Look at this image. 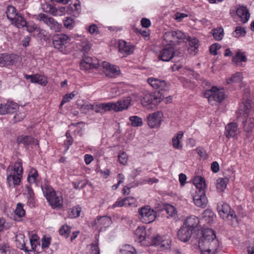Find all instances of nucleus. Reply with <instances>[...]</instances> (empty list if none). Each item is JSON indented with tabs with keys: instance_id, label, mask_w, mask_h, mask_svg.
Masks as SVG:
<instances>
[{
	"instance_id": "f257e3e1",
	"label": "nucleus",
	"mask_w": 254,
	"mask_h": 254,
	"mask_svg": "<svg viewBox=\"0 0 254 254\" xmlns=\"http://www.w3.org/2000/svg\"><path fill=\"white\" fill-rule=\"evenodd\" d=\"M203 246L215 254L219 248V242L216 239L214 231L211 229H206L202 232V236L198 241V247L202 249Z\"/></svg>"
},
{
	"instance_id": "f03ea898",
	"label": "nucleus",
	"mask_w": 254,
	"mask_h": 254,
	"mask_svg": "<svg viewBox=\"0 0 254 254\" xmlns=\"http://www.w3.org/2000/svg\"><path fill=\"white\" fill-rule=\"evenodd\" d=\"M23 168L21 160H17L14 166H9L6 170L7 181L9 187L18 185L22 176Z\"/></svg>"
},
{
	"instance_id": "7ed1b4c3",
	"label": "nucleus",
	"mask_w": 254,
	"mask_h": 254,
	"mask_svg": "<svg viewBox=\"0 0 254 254\" xmlns=\"http://www.w3.org/2000/svg\"><path fill=\"white\" fill-rule=\"evenodd\" d=\"M252 102L250 100H246L240 105L239 109L240 114H243V116L247 118L245 121H243V126L244 130L247 132L252 131L254 127V119L248 117L251 111L254 112V107H252Z\"/></svg>"
},
{
	"instance_id": "20e7f679",
	"label": "nucleus",
	"mask_w": 254,
	"mask_h": 254,
	"mask_svg": "<svg viewBox=\"0 0 254 254\" xmlns=\"http://www.w3.org/2000/svg\"><path fill=\"white\" fill-rule=\"evenodd\" d=\"M220 216L233 226H236L238 224V219L235 212L231 209L230 206L226 203H219L217 207Z\"/></svg>"
},
{
	"instance_id": "39448f33",
	"label": "nucleus",
	"mask_w": 254,
	"mask_h": 254,
	"mask_svg": "<svg viewBox=\"0 0 254 254\" xmlns=\"http://www.w3.org/2000/svg\"><path fill=\"white\" fill-rule=\"evenodd\" d=\"M42 190L44 196L53 208H60L62 207L63 197L60 194L57 193L53 188L48 185L43 186Z\"/></svg>"
},
{
	"instance_id": "423d86ee",
	"label": "nucleus",
	"mask_w": 254,
	"mask_h": 254,
	"mask_svg": "<svg viewBox=\"0 0 254 254\" xmlns=\"http://www.w3.org/2000/svg\"><path fill=\"white\" fill-rule=\"evenodd\" d=\"M163 38L164 44L173 46L179 43L184 42L187 38V35L182 31L178 30L166 32L164 34Z\"/></svg>"
},
{
	"instance_id": "0eeeda50",
	"label": "nucleus",
	"mask_w": 254,
	"mask_h": 254,
	"mask_svg": "<svg viewBox=\"0 0 254 254\" xmlns=\"http://www.w3.org/2000/svg\"><path fill=\"white\" fill-rule=\"evenodd\" d=\"M204 96L208 99L210 104L213 105L220 103L224 99L225 94L222 90L213 86L205 92Z\"/></svg>"
},
{
	"instance_id": "6e6552de",
	"label": "nucleus",
	"mask_w": 254,
	"mask_h": 254,
	"mask_svg": "<svg viewBox=\"0 0 254 254\" xmlns=\"http://www.w3.org/2000/svg\"><path fill=\"white\" fill-rule=\"evenodd\" d=\"M139 218L144 223L153 222L156 217V212L149 206H145L138 209Z\"/></svg>"
},
{
	"instance_id": "1a4fd4ad",
	"label": "nucleus",
	"mask_w": 254,
	"mask_h": 254,
	"mask_svg": "<svg viewBox=\"0 0 254 254\" xmlns=\"http://www.w3.org/2000/svg\"><path fill=\"white\" fill-rule=\"evenodd\" d=\"M37 19L43 22L51 30L59 32L61 30L62 25L59 23L53 18L49 17L44 13H40L37 16Z\"/></svg>"
},
{
	"instance_id": "9d476101",
	"label": "nucleus",
	"mask_w": 254,
	"mask_h": 254,
	"mask_svg": "<svg viewBox=\"0 0 254 254\" xmlns=\"http://www.w3.org/2000/svg\"><path fill=\"white\" fill-rule=\"evenodd\" d=\"M71 38L64 34H57L54 35L53 44L55 48L61 51H63L65 48V45L70 41Z\"/></svg>"
},
{
	"instance_id": "9b49d317",
	"label": "nucleus",
	"mask_w": 254,
	"mask_h": 254,
	"mask_svg": "<svg viewBox=\"0 0 254 254\" xmlns=\"http://www.w3.org/2000/svg\"><path fill=\"white\" fill-rule=\"evenodd\" d=\"M134 240L141 245H148L150 242V237L147 235L143 227H138L134 232Z\"/></svg>"
},
{
	"instance_id": "f8f14e48",
	"label": "nucleus",
	"mask_w": 254,
	"mask_h": 254,
	"mask_svg": "<svg viewBox=\"0 0 254 254\" xmlns=\"http://www.w3.org/2000/svg\"><path fill=\"white\" fill-rule=\"evenodd\" d=\"M170 243L169 240L164 239L161 236L156 235L150 237V242L148 244L155 246L161 250H164L169 247Z\"/></svg>"
},
{
	"instance_id": "ddd939ff",
	"label": "nucleus",
	"mask_w": 254,
	"mask_h": 254,
	"mask_svg": "<svg viewBox=\"0 0 254 254\" xmlns=\"http://www.w3.org/2000/svg\"><path fill=\"white\" fill-rule=\"evenodd\" d=\"M147 81L150 86L154 89H159L164 91H168L170 89V84L164 80L150 77L148 79Z\"/></svg>"
},
{
	"instance_id": "4468645a",
	"label": "nucleus",
	"mask_w": 254,
	"mask_h": 254,
	"mask_svg": "<svg viewBox=\"0 0 254 254\" xmlns=\"http://www.w3.org/2000/svg\"><path fill=\"white\" fill-rule=\"evenodd\" d=\"M163 114L161 112H156L150 114L147 117V124L151 128H155L160 126Z\"/></svg>"
},
{
	"instance_id": "2eb2a0df",
	"label": "nucleus",
	"mask_w": 254,
	"mask_h": 254,
	"mask_svg": "<svg viewBox=\"0 0 254 254\" xmlns=\"http://www.w3.org/2000/svg\"><path fill=\"white\" fill-rule=\"evenodd\" d=\"M131 100L129 97L121 99L116 103L111 102L112 110L115 112H120L127 109L130 104Z\"/></svg>"
},
{
	"instance_id": "dca6fc26",
	"label": "nucleus",
	"mask_w": 254,
	"mask_h": 254,
	"mask_svg": "<svg viewBox=\"0 0 254 254\" xmlns=\"http://www.w3.org/2000/svg\"><path fill=\"white\" fill-rule=\"evenodd\" d=\"M43 10L45 12L49 13L54 16H60L65 14L64 7H56L51 4H46L43 6Z\"/></svg>"
},
{
	"instance_id": "f3484780",
	"label": "nucleus",
	"mask_w": 254,
	"mask_h": 254,
	"mask_svg": "<svg viewBox=\"0 0 254 254\" xmlns=\"http://www.w3.org/2000/svg\"><path fill=\"white\" fill-rule=\"evenodd\" d=\"M18 109L17 103L13 102H7L5 104H0V115L13 114Z\"/></svg>"
},
{
	"instance_id": "a211bd4d",
	"label": "nucleus",
	"mask_w": 254,
	"mask_h": 254,
	"mask_svg": "<svg viewBox=\"0 0 254 254\" xmlns=\"http://www.w3.org/2000/svg\"><path fill=\"white\" fill-rule=\"evenodd\" d=\"M174 49L173 46H166L160 52L158 58L164 62L170 61L174 57Z\"/></svg>"
},
{
	"instance_id": "6ab92c4d",
	"label": "nucleus",
	"mask_w": 254,
	"mask_h": 254,
	"mask_svg": "<svg viewBox=\"0 0 254 254\" xmlns=\"http://www.w3.org/2000/svg\"><path fill=\"white\" fill-rule=\"evenodd\" d=\"M103 67L106 75L110 77H115L120 74L119 68L111 65L107 62H103Z\"/></svg>"
},
{
	"instance_id": "aec40b11",
	"label": "nucleus",
	"mask_w": 254,
	"mask_h": 254,
	"mask_svg": "<svg viewBox=\"0 0 254 254\" xmlns=\"http://www.w3.org/2000/svg\"><path fill=\"white\" fill-rule=\"evenodd\" d=\"M194 204L198 207L204 208L207 203V199L205 194V191L198 192L196 191L195 194L193 197Z\"/></svg>"
},
{
	"instance_id": "412c9836",
	"label": "nucleus",
	"mask_w": 254,
	"mask_h": 254,
	"mask_svg": "<svg viewBox=\"0 0 254 254\" xmlns=\"http://www.w3.org/2000/svg\"><path fill=\"white\" fill-rule=\"evenodd\" d=\"M111 102L98 103L95 102L93 104V111L96 113L101 114L112 110Z\"/></svg>"
},
{
	"instance_id": "4be33fe9",
	"label": "nucleus",
	"mask_w": 254,
	"mask_h": 254,
	"mask_svg": "<svg viewBox=\"0 0 254 254\" xmlns=\"http://www.w3.org/2000/svg\"><path fill=\"white\" fill-rule=\"evenodd\" d=\"M192 232V229L183 225L178 231V238L182 242H186L190 239Z\"/></svg>"
},
{
	"instance_id": "5701e85b",
	"label": "nucleus",
	"mask_w": 254,
	"mask_h": 254,
	"mask_svg": "<svg viewBox=\"0 0 254 254\" xmlns=\"http://www.w3.org/2000/svg\"><path fill=\"white\" fill-rule=\"evenodd\" d=\"M24 77L26 79L30 80L32 83H37L42 86H45L47 83V78L44 75L41 74H25Z\"/></svg>"
},
{
	"instance_id": "b1692460",
	"label": "nucleus",
	"mask_w": 254,
	"mask_h": 254,
	"mask_svg": "<svg viewBox=\"0 0 254 254\" xmlns=\"http://www.w3.org/2000/svg\"><path fill=\"white\" fill-rule=\"evenodd\" d=\"M17 142L18 144H23L25 146L30 145H38V141L31 136L21 135L17 138Z\"/></svg>"
},
{
	"instance_id": "393cba45",
	"label": "nucleus",
	"mask_w": 254,
	"mask_h": 254,
	"mask_svg": "<svg viewBox=\"0 0 254 254\" xmlns=\"http://www.w3.org/2000/svg\"><path fill=\"white\" fill-rule=\"evenodd\" d=\"M97 63L92 58L84 56L80 63V67L82 70H87L91 68H96Z\"/></svg>"
},
{
	"instance_id": "a878e982",
	"label": "nucleus",
	"mask_w": 254,
	"mask_h": 254,
	"mask_svg": "<svg viewBox=\"0 0 254 254\" xmlns=\"http://www.w3.org/2000/svg\"><path fill=\"white\" fill-rule=\"evenodd\" d=\"M111 223V219L107 216L98 217L94 220L95 226L100 230L108 227Z\"/></svg>"
},
{
	"instance_id": "bb28decb",
	"label": "nucleus",
	"mask_w": 254,
	"mask_h": 254,
	"mask_svg": "<svg viewBox=\"0 0 254 254\" xmlns=\"http://www.w3.org/2000/svg\"><path fill=\"white\" fill-rule=\"evenodd\" d=\"M237 15L241 18V21L245 23L248 21L250 14L247 7L244 6H239L236 10Z\"/></svg>"
},
{
	"instance_id": "cd10ccee",
	"label": "nucleus",
	"mask_w": 254,
	"mask_h": 254,
	"mask_svg": "<svg viewBox=\"0 0 254 254\" xmlns=\"http://www.w3.org/2000/svg\"><path fill=\"white\" fill-rule=\"evenodd\" d=\"M119 50L122 54L130 55L133 53L134 47L129 43L125 41L121 40L119 41Z\"/></svg>"
},
{
	"instance_id": "c85d7f7f",
	"label": "nucleus",
	"mask_w": 254,
	"mask_h": 254,
	"mask_svg": "<svg viewBox=\"0 0 254 254\" xmlns=\"http://www.w3.org/2000/svg\"><path fill=\"white\" fill-rule=\"evenodd\" d=\"M199 223V220L198 218L194 215H191L187 217L183 225L192 229V231H193L194 229L198 226Z\"/></svg>"
},
{
	"instance_id": "c756f323",
	"label": "nucleus",
	"mask_w": 254,
	"mask_h": 254,
	"mask_svg": "<svg viewBox=\"0 0 254 254\" xmlns=\"http://www.w3.org/2000/svg\"><path fill=\"white\" fill-rule=\"evenodd\" d=\"M238 131V126L235 123L228 124L225 127V135L227 138L235 136Z\"/></svg>"
},
{
	"instance_id": "7c9ffc66",
	"label": "nucleus",
	"mask_w": 254,
	"mask_h": 254,
	"mask_svg": "<svg viewBox=\"0 0 254 254\" xmlns=\"http://www.w3.org/2000/svg\"><path fill=\"white\" fill-rule=\"evenodd\" d=\"M202 215L203 220L208 225H211L216 220V215L211 209H206Z\"/></svg>"
},
{
	"instance_id": "2f4dec72",
	"label": "nucleus",
	"mask_w": 254,
	"mask_h": 254,
	"mask_svg": "<svg viewBox=\"0 0 254 254\" xmlns=\"http://www.w3.org/2000/svg\"><path fill=\"white\" fill-rule=\"evenodd\" d=\"M193 184L197 189V191H205L206 184L205 180L201 176H196L193 180Z\"/></svg>"
},
{
	"instance_id": "473e14b6",
	"label": "nucleus",
	"mask_w": 254,
	"mask_h": 254,
	"mask_svg": "<svg viewBox=\"0 0 254 254\" xmlns=\"http://www.w3.org/2000/svg\"><path fill=\"white\" fill-rule=\"evenodd\" d=\"M68 10L74 16H77L81 11L80 2L78 0H75L73 2L70 3L68 7Z\"/></svg>"
},
{
	"instance_id": "72a5a7b5",
	"label": "nucleus",
	"mask_w": 254,
	"mask_h": 254,
	"mask_svg": "<svg viewBox=\"0 0 254 254\" xmlns=\"http://www.w3.org/2000/svg\"><path fill=\"white\" fill-rule=\"evenodd\" d=\"M190 48L189 49L190 54L195 55L197 52V49L199 45V40L195 37H189L188 38Z\"/></svg>"
},
{
	"instance_id": "f704fd0d",
	"label": "nucleus",
	"mask_w": 254,
	"mask_h": 254,
	"mask_svg": "<svg viewBox=\"0 0 254 254\" xmlns=\"http://www.w3.org/2000/svg\"><path fill=\"white\" fill-rule=\"evenodd\" d=\"M13 64L11 55L6 54H0V66H7Z\"/></svg>"
},
{
	"instance_id": "c9c22d12",
	"label": "nucleus",
	"mask_w": 254,
	"mask_h": 254,
	"mask_svg": "<svg viewBox=\"0 0 254 254\" xmlns=\"http://www.w3.org/2000/svg\"><path fill=\"white\" fill-rule=\"evenodd\" d=\"M11 23L14 24L18 28H21L26 25V21L24 18L20 14H18L14 19L11 21Z\"/></svg>"
},
{
	"instance_id": "e433bc0d",
	"label": "nucleus",
	"mask_w": 254,
	"mask_h": 254,
	"mask_svg": "<svg viewBox=\"0 0 254 254\" xmlns=\"http://www.w3.org/2000/svg\"><path fill=\"white\" fill-rule=\"evenodd\" d=\"M247 59L243 52L239 51L232 59V62L237 65H240L241 62H246Z\"/></svg>"
},
{
	"instance_id": "4c0bfd02",
	"label": "nucleus",
	"mask_w": 254,
	"mask_h": 254,
	"mask_svg": "<svg viewBox=\"0 0 254 254\" xmlns=\"http://www.w3.org/2000/svg\"><path fill=\"white\" fill-rule=\"evenodd\" d=\"M228 182L227 178H219L217 180L216 188L219 191H223L226 188Z\"/></svg>"
},
{
	"instance_id": "58836bf2",
	"label": "nucleus",
	"mask_w": 254,
	"mask_h": 254,
	"mask_svg": "<svg viewBox=\"0 0 254 254\" xmlns=\"http://www.w3.org/2000/svg\"><path fill=\"white\" fill-rule=\"evenodd\" d=\"M32 250L38 252L39 248H40V244L39 239L37 236H32L30 239Z\"/></svg>"
},
{
	"instance_id": "ea45409f",
	"label": "nucleus",
	"mask_w": 254,
	"mask_h": 254,
	"mask_svg": "<svg viewBox=\"0 0 254 254\" xmlns=\"http://www.w3.org/2000/svg\"><path fill=\"white\" fill-rule=\"evenodd\" d=\"M16 242H19V245L17 246L19 248L24 250L25 252H29V250L27 249V248L25 246L24 242L25 236L21 234L17 235L15 237Z\"/></svg>"
},
{
	"instance_id": "a19ab883",
	"label": "nucleus",
	"mask_w": 254,
	"mask_h": 254,
	"mask_svg": "<svg viewBox=\"0 0 254 254\" xmlns=\"http://www.w3.org/2000/svg\"><path fill=\"white\" fill-rule=\"evenodd\" d=\"M6 14L7 18L10 21H12V19H14L15 17L19 14L16 12V8L12 5H9L7 6Z\"/></svg>"
},
{
	"instance_id": "79ce46f5",
	"label": "nucleus",
	"mask_w": 254,
	"mask_h": 254,
	"mask_svg": "<svg viewBox=\"0 0 254 254\" xmlns=\"http://www.w3.org/2000/svg\"><path fill=\"white\" fill-rule=\"evenodd\" d=\"M242 75L240 72H236L233 74L230 78L227 79V84H229L232 83H238L241 81L242 79Z\"/></svg>"
},
{
	"instance_id": "37998d69",
	"label": "nucleus",
	"mask_w": 254,
	"mask_h": 254,
	"mask_svg": "<svg viewBox=\"0 0 254 254\" xmlns=\"http://www.w3.org/2000/svg\"><path fill=\"white\" fill-rule=\"evenodd\" d=\"M120 252V254H135V251L132 246L126 245L122 247Z\"/></svg>"
},
{
	"instance_id": "c03bdc74",
	"label": "nucleus",
	"mask_w": 254,
	"mask_h": 254,
	"mask_svg": "<svg viewBox=\"0 0 254 254\" xmlns=\"http://www.w3.org/2000/svg\"><path fill=\"white\" fill-rule=\"evenodd\" d=\"M131 122V125L133 127H140L142 125V121L141 118L136 116H131L129 118Z\"/></svg>"
},
{
	"instance_id": "a18cd8bd",
	"label": "nucleus",
	"mask_w": 254,
	"mask_h": 254,
	"mask_svg": "<svg viewBox=\"0 0 254 254\" xmlns=\"http://www.w3.org/2000/svg\"><path fill=\"white\" fill-rule=\"evenodd\" d=\"M81 113L86 114L91 110H93V104L88 102H85L80 107Z\"/></svg>"
},
{
	"instance_id": "49530a36",
	"label": "nucleus",
	"mask_w": 254,
	"mask_h": 254,
	"mask_svg": "<svg viewBox=\"0 0 254 254\" xmlns=\"http://www.w3.org/2000/svg\"><path fill=\"white\" fill-rule=\"evenodd\" d=\"M79 49L85 52H87L90 49V46L89 43L86 39H81L80 43Z\"/></svg>"
},
{
	"instance_id": "de8ad7c7",
	"label": "nucleus",
	"mask_w": 254,
	"mask_h": 254,
	"mask_svg": "<svg viewBox=\"0 0 254 254\" xmlns=\"http://www.w3.org/2000/svg\"><path fill=\"white\" fill-rule=\"evenodd\" d=\"M155 99L154 96L150 94H147L144 95L141 100V103L144 106L152 104L153 100Z\"/></svg>"
},
{
	"instance_id": "09e8293b",
	"label": "nucleus",
	"mask_w": 254,
	"mask_h": 254,
	"mask_svg": "<svg viewBox=\"0 0 254 254\" xmlns=\"http://www.w3.org/2000/svg\"><path fill=\"white\" fill-rule=\"evenodd\" d=\"M38 177V172L34 169H32L28 175L27 181L30 184L34 183L36 182V179Z\"/></svg>"
},
{
	"instance_id": "8fccbe9b",
	"label": "nucleus",
	"mask_w": 254,
	"mask_h": 254,
	"mask_svg": "<svg viewBox=\"0 0 254 254\" xmlns=\"http://www.w3.org/2000/svg\"><path fill=\"white\" fill-rule=\"evenodd\" d=\"M212 34L214 39L217 41L221 40L223 37V29L222 28L214 29L212 31Z\"/></svg>"
},
{
	"instance_id": "3c124183",
	"label": "nucleus",
	"mask_w": 254,
	"mask_h": 254,
	"mask_svg": "<svg viewBox=\"0 0 254 254\" xmlns=\"http://www.w3.org/2000/svg\"><path fill=\"white\" fill-rule=\"evenodd\" d=\"M246 34V31L244 28L237 27L235 30L232 33V35L237 38L244 37Z\"/></svg>"
},
{
	"instance_id": "603ef678",
	"label": "nucleus",
	"mask_w": 254,
	"mask_h": 254,
	"mask_svg": "<svg viewBox=\"0 0 254 254\" xmlns=\"http://www.w3.org/2000/svg\"><path fill=\"white\" fill-rule=\"evenodd\" d=\"M36 33L38 38L40 40L46 41L48 38V32L44 29H41L40 27L37 31Z\"/></svg>"
},
{
	"instance_id": "864d4df0",
	"label": "nucleus",
	"mask_w": 254,
	"mask_h": 254,
	"mask_svg": "<svg viewBox=\"0 0 254 254\" xmlns=\"http://www.w3.org/2000/svg\"><path fill=\"white\" fill-rule=\"evenodd\" d=\"M77 94V92L75 91H74L69 94H65L63 98V100L61 103V106H62L64 103L70 101L71 100H72L74 97V96Z\"/></svg>"
},
{
	"instance_id": "5fc2aeb1",
	"label": "nucleus",
	"mask_w": 254,
	"mask_h": 254,
	"mask_svg": "<svg viewBox=\"0 0 254 254\" xmlns=\"http://www.w3.org/2000/svg\"><path fill=\"white\" fill-rule=\"evenodd\" d=\"M0 254H13V251H11L10 247L7 244L0 245Z\"/></svg>"
},
{
	"instance_id": "6e6d98bb",
	"label": "nucleus",
	"mask_w": 254,
	"mask_h": 254,
	"mask_svg": "<svg viewBox=\"0 0 254 254\" xmlns=\"http://www.w3.org/2000/svg\"><path fill=\"white\" fill-rule=\"evenodd\" d=\"M15 213L20 217H22L25 215V211L23 209V205L21 203H19L17 204Z\"/></svg>"
},
{
	"instance_id": "4d7b16f0",
	"label": "nucleus",
	"mask_w": 254,
	"mask_h": 254,
	"mask_svg": "<svg viewBox=\"0 0 254 254\" xmlns=\"http://www.w3.org/2000/svg\"><path fill=\"white\" fill-rule=\"evenodd\" d=\"M26 28L27 31L29 33L37 32V31L39 29V27L36 24L34 23H27L26 25L25 26Z\"/></svg>"
},
{
	"instance_id": "13d9d810",
	"label": "nucleus",
	"mask_w": 254,
	"mask_h": 254,
	"mask_svg": "<svg viewBox=\"0 0 254 254\" xmlns=\"http://www.w3.org/2000/svg\"><path fill=\"white\" fill-rule=\"evenodd\" d=\"M70 232V228L67 225H64L60 229L59 232L61 235L67 238Z\"/></svg>"
},
{
	"instance_id": "bf43d9fd",
	"label": "nucleus",
	"mask_w": 254,
	"mask_h": 254,
	"mask_svg": "<svg viewBox=\"0 0 254 254\" xmlns=\"http://www.w3.org/2000/svg\"><path fill=\"white\" fill-rule=\"evenodd\" d=\"M118 159L120 164L125 165L127 162L128 156L125 152H123L119 155Z\"/></svg>"
},
{
	"instance_id": "052dcab7",
	"label": "nucleus",
	"mask_w": 254,
	"mask_h": 254,
	"mask_svg": "<svg viewBox=\"0 0 254 254\" xmlns=\"http://www.w3.org/2000/svg\"><path fill=\"white\" fill-rule=\"evenodd\" d=\"M81 208L79 207H74L71 209L69 215L72 218H76L79 216L81 212Z\"/></svg>"
},
{
	"instance_id": "680f3d73",
	"label": "nucleus",
	"mask_w": 254,
	"mask_h": 254,
	"mask_svg": "<svg viewBox=\"0 0 254 254\" xmlns=\"http://www.w3.org/2000/svg\"><path fill=\"white\" fill-rule=\"evenodd\" d=\"M64 26L69 29H72L74 26L73 19L70 17H66V19L64 20Z\"/></svg>"
},
{
	"instance_id": "e2e57ef3",
	"label": "nucleus",
	"mask_w": 254,
	"mask_h": 254,
	"mask_svg": "<svg viewBox=\"0 0 254 254\" xmlns=\"http://www.w3.org/2000/svg\"><path fill=\"white\" fill-rule=\"evenodd\" d=\"M165 209L167 214L170 216H173L176 214L175 208L171 205H167Z\"/></svg>"
},
{
	"instance_id": "0e129e2a",
	"label": "nucleus",
	"mask_w": 254,
	"mask_h": 254,
	"mask_svg": "<svg viewBox=\"0 0 254 254\" xmlns=\"http://www.w3.org/2000/svg\"><path fill=\"white\" fill-rule=\"evenodd\" d=\"M220 48L221 45L219 43H214L210 47V53L213 55H217V51Z\"/></svg>"
},
{
	"instance_id": "69168bd1",
	"label": "nucleus",
	"mask_w": 254,
	"mask_h": 254,
	"mask_svg": "<svg viewBox=\"0 0 254 254\" xmlns=\"http://www.w3.org/2000/svg\"><path fill=\"white\" fill-rule=\"evenodd\" d=\"M89 253L87 254H100L99 248L96 245H91L88 248Z\"/></svg>"
},
{
	"instance_id": "338daca9",
	"label": "nucleus",
	"mask_w": 254,
	"mask_h": 254,
	"mask_svg": "<svg viewBox=\"0 0 254 254\" xmlns=\"http://www.w3.org/2000/svg\"><path fill=\"white\" fill-rule=\"evenodd\" d=\"M50 243L51 238L49 237L44 236L42 239V248L44 249L49 247Z\"/></svg>"
},
{
	"instance_id": "774afa93",
	"label": "nucleus",
	"mask_w": 254,
	"mask_h": 254,
	"mask_svg": "<svg viewBox=\"0 0 254 254\" xmlns=\"http://www.w3.org/2000/svg\"><path fill=\"white\" fill-rule=\"evenodd\" d=\"M127 199H118L111 206L112 208H114L117 207H122L126 206L125 201H127Z\"/></svg>"
}]
</instances>
